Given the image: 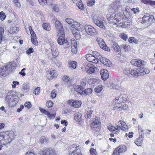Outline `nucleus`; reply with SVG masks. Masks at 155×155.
<instances>
[{"label": "nucleus", "instance_id": "f257e3e1", "mask_svg": "<svg viewBox=\"0 0 155 155\" xmlns=\"http://www.w3.org/2000/svg\"><path fill=\"white\" fill-rule=\"evenodd\" d=\"M18 100L15 91L12 90L7 93L5 101L10 106L13 107L15 106Z\"/></svg>", "mask_w": 155, "mask_h": 155}, {"label": "nucleus", "instance_id": "f03ea898", "mask_svg": "<svg viewBox=\"0 0 155 155\" xmlns=\"http://www.w3.org/2000/svg\"><path fill=\"white\" fill-rule=\"evenodd\" d=\"M107 18L110 23H113L117 25L121 19V13L115 12L107 14Z\"/></svg>", "mask_w": 155, "mask_h": 155}, {"label": "nucleus", "instance_id": "7ed1b4c3", "mask_svg": "<svg viewBox=\"0 0 155 155\" xmlns=\"http://www.w3.org/2000/svg\"><path fill=\"white\" fill-rule=\"evenodd\" d=\"M4 139L1 141V144L6 145L10 143L14 138V134L13 132L7 131L4 132Z\"/></svg>", "mask_w": 155, "mask_h": 155}, {"label": "nucleus", "instance_id": "20e7f679", "mask_svg": "<svg viewBox=\"0 0 155 155\" xmlns=\"http://www.w3.org/2000/svg\"><path fill=\"white\" fill-rule=\"evenodd\" d=\"M66 21L68 23L69 25L72 27L75 28V29H77L78 31L75 32V33H73L74 36L77 40L79 39L80 38L81 36L80 35L79 31L81 30L80 24V23H78L77 25L78 26V27H77L76 28V26H75V24L74 21L72 19L70 18H67L66 19Z\"/></svg>", "mask_w": 155, "mask_h": 155}, {"label": "nucleus", "instance_id": "39448f33", "mask_svg": "<svg viewBox=\"0 0 155 155\" xmlns=\"http://www.w3.org/2000/svg\"><path fill=\"white\" fill-rule=\"evenodd\" d=\"M58 37L57 41L58 44L61 45H64L65 48L69 47V44L68 43L67 41L65 40L64 32L63 30L58 31Z\"/></svg>", "mask_w": 155, "mask_h": 155}, {"label": "nucleus", "instance_id": "423d86ee", "mask_svg": "<svg viewBox=\"0 0 155 155\" xmlns=\"http://www.w3.org/2000/svg\"><path fill=\"white\" fill-rule=\"evenodd\" d=\"M91 129L94 132L99 131L101 128L100 119L96 117L94 120L91 124Z\"/></svg>", "mask_w": 155, "mask_h": 155}, {"label": "nucleus", "instance_id": "0eeeda50", "mask_svg": "<svg viewBox=\"0 0 155 155\" xmlns=\"http://www.w3.org/2000/svg\"><path fill=\"white\" fill-rule=\"evenodd\" d=\"M93 20L94 23L97 26L103 29H105V27L104 24L105 21L104 18L95 16L93 17Z\"/></svg>", "mask_w": 155, "mask_h": 155}, {"label": "nucleus", "instance_id": "6e6552de", "mask_svg": "<svg viewBox=\"0 0 155 155\" xmlns=\"http://www.w3.org/2000/svg\"><path fill=\"white\" fill-rule=\"evenodd\" d=\"M93 20L94 23L97 26L103 29H105V27L104 24L105 21L104 18L95 16L93 17Z\"/></svg>", "mask_w": 155, "mask_h": 155}, {"label": "nucleus", "instance_id": "1a4fd4ad", "mask_svg": "<svg viewBox=\"0 0 155 155\" xmlns=\"http://www.w3.org/2000/svg\"><path fill=\"white\" fill-rule=\"evenodd\" d=\"M140 21L141 23L147 24V25H150L151 22H154L155 20L153 16H149V15L146 14L140 19Z\"/></svg>", "mask_w": 155, "mask_h": 155}, {"label": "nucleus", "instance_id": "9d476101", "mask_svg": "<svg viewBox=\"0 0 155 155\" xmlns=\"http://www.w3.org/2000/svg\"><path fill=\"white\" fill-rule=\"evenodd\" d=\"M84 28L86 32L88 35L94 36L97 34L96 29L90 25H85Z\"/></svg>", "mask_w": 155, "mask_h": 155}, {"label": "nucleus", "instance_id": "9b49d317", "mask_svg": "<svg viewBox=\"0 0 155 155\" xmlns=\"http://www.w3.org/2000/svg\"><path fill=\"white\" fill-rule=\"evenodd\" d=\"M96 41L98 43L99 46L103 49L106 51H108L109 48L105 44V43L102 38L97 37L96 38Z\"/></svg>", "mask_w": 155, "mask_h": 155}, {"label": "nucleus", "instance_id": "f8f14e48", "mask_svg": "<svg viewBox=\"0 0 155 155\" xmlns=\"http://www.w3.org/2000/svg\"><path fill=\"white\" fill-rule=\"evenodd\" d=\"M127 96L126 95L121 94L119 97H116L114 100V103L119 104L125 102L127 101Z\"/></svg>", "mask_w": 155, "mask_h": 155}, {"label": "nucleus", "instance_id": "ddd939ff", "mask_svg": "<svg viewBox=\"0 0 155 155\" xmlns=\"http://www.w3.org/2000/svg\"><path fill=\"white\" fill-rule=\"evenodd\" d=\"M51 42L50 45L52 54L54 57H56L58 56L59 53L58 49L56 48L55 43L52 41Z\"/></svg>", "mask_w": 155, "mask_h": 155}, {"label": "nucleus", "instance_id": "4468645a", "mask_svg": "<svg viewBox=\"0 0 155 155\" xmlns=\"http://www.w3.org/2000/svg\"><path fill=\"white\" fill-rule=\"evenodd\" d=\"M130 63L132 65L138 67L144 65L146 64V62L144 61H142L141 60L136 59L131 60Z\"/></svg>", "mask_w": 155, "mask_h": 155}, {"label": "nucleus", "instance_id": "2eb2a0df", "mask_svg": "<svg viewBox=\"0 0 155 155\" xmlns=\"http://www.w3.org/2000/svg\"><path fill=\"white\" fill-rule=\"evenodd\" d=\"M15 68V64L14 63L12 64V62H10L5 67V72L7 74L9 73L14 71Z\"/></svg>", "mask_w": 155, "mask_h": 155}, {"label": "nucleus", "instance_id": "dca6fc26", "mask_svg": "<svg viewBox=\"0 0 155 155\" xmlns=\"http://www.w3.org/2000/svg\"><path fill=\"white\" fill-rule=\"evenodd\" d=\"M71 52L74 54H76L77 53V45L75 40L71 41Z\"/></svg>", "mask_w": 155, "mask_h": 155}, {"label": "nucleus", "instance_id": "f3484780", "mask_svg": "<svg viewBox=\"0 0 155 155\" xmlns=\"http://www.w3.org/2000/svg\"><path fill=\"white\" fill-rule=\"evenodd\" d=\"M69 104L74 107L78 108L81 105L80 101L77 100H71L68 101Z\"/></svg>", "mask_w": 155, "mask_h": 155}, {"label": "nucleus", "instance_id": "a211bd4d", "mask_svg": "<svg viewBox=\"0 0 155 155\" xmlns=\"http://www.w3.org/2000/svg\"><path fill=\"white\" fill-rule=\"evenodd\" d=\"M101 78L104 80H106L109 77V75L108 71L105 69L101 70L100 72Z\"/></svg>", "mask_w": 155, "mask_h": 155}, {"label": "nucleus", "instance_id": "6ab92c4d", "mask_svg": "<svg viewBox=\"0 0 155 155\" xmlns=\"http://www.w3.org/2000/svg\"><path fill=\"white\" fill-rule=\"evenodd\" d=\"M113 5H114L113 9L115 10H118L123 11L124 10V8L121 7L120 2L119 1H116L115 2L113 3Z\"/></svg>", "mask_w": 155, "mask_h": 155}, {"label": "nucleus", "instance_id": "aec40b11", "mask_svg": "<svg viewBox=\"0 0 155 155\" xmlns=\"http://www.w3.org/2000/svg\"><path fill=\"white\" fill-rule=\"evenodd\" d=\"M72 1L76 5L79 9L81 10L84 9V5L81 0H72Z\"/></svg>", "mask_w": 155, "mask_h": 155}, {"label": "nucleus", "instance_id": "412c9836", "mask_svg": "<svg viewBox=\"0 0 155 155\" xmlns=\"http://www.w3.org/2000/svg\"><path fill=\"white\" fill-rule=\"evenodd\" d=\"M39 109L41 112L47 115L48 117L51 119H53L55 117V116L54 114H51L48 111H46L45 109L42 108H40Z\"/></svg>", "mask_w": 155, "mask_h": 155}, {"label": "nucleus", "instance_id": "4be33fe9", "mask_svg": "<svg viewBox=\"0 0 155 155\" xmlns=\"http://www.w3.org/2000/svg\"><path fill=\"white\" fill-rule=\"evenodd\" d=\"M119 125H120L121 129L124 131H126L128 129V126L124 121L120 120L118 122Z\"/></svg>", "mask_w": 155, "mask_h": 155}, {"label": "nucleus", "instance_id": "5701e85b", "mask_svg": "<svg viewBox=\"0 0 155 155\" xmlns=\"http://www.w3.org/2000/svg\"><path fill=\"white\" fill-rule=\"evenodd\" d=\"M88 82L89 84L94 86L99 83L100 80L95 78H91L88 80Z\"/></svg>", "mask_w": 155, "mask_h": 155}, {"label": "nucleus", "instance_id": "b1692460", "mask_svg": "<svg viewBox=\"0 0 155 155\" xmlns=\"http://www.w3.org/2000/svg\"><path fill=\"white\" fill-rule=\"evenodd\" d=\"M84 89L82 86L79 85H75L74 87V91L81 94H84Z\"/></svg>", "mask_w": 155, "mask_h": 155}, {"label": "nucleus", "instance_id": "393cba45", "mask_svg": "<svg viewBox=\"0 0 155 155\" xmlns=\"http://www.w3.org/2000/svg\"><path fill=\"white\" fill-rule=\"evenodd\" d=\"M101 62L107 66L109 67L111 66V61L105 57H102V59H101Z\"/></svg>", "mask_w": 155, "mask_h": 155}, {"label": "nucleus", "instance_id": "a878e982", "mask_svg": "<svg viewBox=\"0 0 155 155\" xmlns=\"http://www.w3.org/2000/svg\"><path fill=\"white\" fill-rule=\"evenodd\" d=\"M143 136V134H141L140 135V137L137 138L135 141V143L138 146H141L142 145L144 137Z\"/></svg>", "mask_w": 155, "mask_h": 155}, {"label": "nucleus", "instance_id": "bb28decb", "mask_svg": "<svg viewBox=\"0 0 155 155\" xmlns=\"http://www.w3.org/2000/svg\"><path fill=\"white\" fill-rule=\"evenodd\" d=\"M139 70L138 68H135L130 70V74L134 77H137L139 75Z\"/></svg>", "mask_w": 155, "mask_h": 155}, {"label": "nucleus", "instance_id": "cd10ccee", "mask_svg": "<svg viewBox=\"0 0 155 155\" xmlns=\"http://www.w3.org/2000/svg\"><path fill=\"white\" fill-rule=\"evenodd\" d=\"M117 149L120 153H123L127 150V148L124 145H120L117 147Z\"/></svg>", "mask_w": 155, "mask_h": 155}, {"label": "nucleus", "instance_id": "c85d7f7f", "mask_svg": "<svg viewBox=\"0 0 155 155\" xmlns=\"http://www.w3.org/2000/svg\"><path fill=\"white\" fill-rule=\"evenodd\" d=\"M31 40L32 42L34 45H38V42L37 40V37L35 34L31 35Z\"/></svg>", "mask_w": 155, "mask_h": 155}, {"label": "nucleus", "instance_id": "c756f323", "mask_svg": "<svg viewBox=\"0 0 155 155\" xmlns=\"http://www.w3.org/2000/svg\"><path fill=\"white\" fill-rule=\"evenodd\" d=\"M82 114L79 112H77L74 115V118L75 120L79 121L81 120Z\"/></svg>", "mask_w": 155, "mask_h": 155}, {"label": "nucleus", "instance_id": "7c9ffc66", "mask_svg": "<svg viewBox=\"0 0 155 155\" xmlns=\"http://www.w3.org/2000/svg\"><path fill=\"white\" fill-rule=\"evenodd\" d=\"M54 152L53 150L49 149L47 150L44 151L41 155H54Z\"/></svg>", "mask_w": 155, "mask_h": 155}, {"label": "nucleus", "instance_id": "2f4dec72", "mask_svg": "<svg viewBox=\"0 0 155 155\" xmlns=\"http://www.w3.org/2000/svg\"><path fill=\"white\" fill-rule=\"evenodd\" d=\"M30 85L28 83H25L23 85L22 89L25 92H27L29 91L30 89Z\"/></svg>", "mask_w": 155, "mask_h": 155}, {"label": "nucleus", "instance_id": "473e14b6", "mask_svg": "<svg viewBox=\"0 0 155 155\" xmlns=\"http://www.w3.org/2000/svg\"><path fill=\"white\" fill-rule=\"evenodd\" d=\"M77 63L75 61H71L69 62V68L71 69H75L77 67Z\"/></svg>", "mask_w": 155, "mask_h": 155}, {"label": "nucleus", "instance_id": "72a5a7b5", "mask_svg": "<svg viewBox=\"0 0 155 155\" xmlns=\"http://www.w3.org/2000/svg\"><path fill=\"white\" fill-rule=\"evenodd\" d=\"M95 57L93 56L91 54H87L86 55V58L88 61L91 62H92L95 59Z\"/></svg>", "mask_w": 155, "mask_h": 155}, {"label": "nucleus", "instance_id": "f704fd0d", "mask_svg": "<svg viewBox=\"0 0 155 155\" xmlns=\"http://www.w3.org/2000/svg\"><path fill=\"white\" fill-rule=\"evenodd\" d=\"M55 27L58 30H62V29L61 28H62L61 24L60 21L58 20H57L55 22Z\"/></svg>", "mask_w": 155, "mask_h": 155}, {"label": "nucleus", "instance_id": "c9c22d12", "mask_svg": "<svg viewBox=\"0 0 155 155\" xmlns=\"http://www.w3.org/2000/svg\"><path fill=\"white\" fill-rule=\"evenodd\" d=\"M42 27L44 29L48 31H49L51 29L50 25L48 23H43Z\"/></svg>", "mask_w": 155, "mask_h": 155}, {"label": "nucleus", "instance_id": "e433bc0d", "mask_svg": "<svg viewBox=\"0 0 155 155\" xmlns=\"http://www.w3.org/2000/svg\"><path fill=\"white\" fill-rule=\"evenodd\" d=\"M103 89V86L101 85L97 86L94 89V91L96 93H98L101 92Z\"/></svg>", "mask_w": 155, "mask_h": 155}, {"label": "nucleus", "instance_id": "4c0bfd02", "mask_svg": "<svg viewBox=\"0 0 155 155\" xmlns=\"http://www.w3.org/2000/svg\"><path fill=\"white\" fill-rule=\"evenodd\" d=\"M141 2L145 4L155 5V1L150 0H141Z\"/></svg>", "mask_w": 155, "mask_h": 155}, {"label": "nucleus", "instance_id": "58836bf2", "mask_svg": "<svg viewBox=\"0 0 155 155\" xmlns=\"http://www.w3.org/2000/svg\"><path fill=\"white\" fill-rule=\"evenodd\" d=\"M49 74L51 77L53 78L56 77L58 75L57 72L54 70L51 71Z\"/></svg>", "mask_w": 155, "mask_h": 155}, {"label": "nucleus", "instance_id": "ea45409f", "mask_svg": "<svg viewBox=\"0 0 155 155\" xmlns=\"http://www.w3.org/2000/svg\"><path fill=\"white\" fill-rule=\"evenodd\" d=\"M110 87L111 89H114L116 90H119L120 88V87L119 85L117 84H114L113 83L111 84L110 86Z\"/></svg>", "mask_w": 155, "mask_h": 155}, {"label": "nucleus", "instance_id": "a19ab883", "mask_svg": "<svg viewBox=\"0 0 155 155\" xmlns=\"http://www.w3.org/2000/svg\"><path fill=\"white\" fill-rule=\"evenodd\" d=\"M97 69V68L96 67H91L89 68L88 70L87 71V72L89 74H92L94 73L96 70Z\"/></svg>", "mask_w": 155, "mask_h": 155}, {"label": "nucleus", "instance_id": "79ce46f5", "mask_svg": "<svg viewBox=\"0 0 155 155\" xmlns=\"http://www.w3.org/2000/svg\"><path fill=\"white\" fill-rule=\"evenodd\" d=\"M93 91V90L91 88H87L85 90H84V94H85L86 95H88L91 94Z\"/></svg>", "mask_w": 155, "mask_h": 155}, {"label": "nucleus", "instance_id": "37998d69", "mask_svg": "<svg viewBox=\"0 0 155 155\" xmlns=\"http://www.w3.org/2000/svg\"><path fill=\"white\" fill-rule=\"evenodd\" d=\"M112 47L115 50H116L117 51L120 50L119 46L115 42L114 43Z\"/></svg>", "mask_w": 155, "mask_h": 155}, {"label": "nucleus", "instance_id": "c03bdc74", "mask_svg": "<svg viewBox=\"0 0 155 155\" xmlns=\"http://www.w3.org/2000/svg\"><path fill=\"white\" fill-rule=\"evenodd\" d=\"M4 33V28L2 27H0V44L1 43L2 38L3 35Z\"/></svg>", "mask_w": 155, "mask_h": 155}, {"label": "nucleus", "instance_id": "a18cd8bd", "mask_svg": "<svg viewBox=\"0 0 155 155\" xmlns=\"http://www.w3.org/2000/svg\"><path fill=\"white\" fill-rule=\"evenodd\" d=\"M123 73L128 76H130V71L128 68H125L123 70Z\"/></svg>", "mask_w": 155, "mask_h": 155}, {"label": "nucleus", "instance_id": "49530a36", "mask_svg": "<svg viewBox=\"0 0 155 155\" xmlns=\"http://www.w3.org/2000/svg\"><path fill=\"white\" fill-rule=\"evenodd\" d=\"M130 43H132L134 42L135 43L137 44L138 42V41L135 38L133 37H131L129 38L128 40Z\"/></svg>", "mask_w": 155, "mask_h": 155}, {"label": "nucleus", "instance_id": "de8ad7c7", "mask_svg": "<svg viewBox=\"0 0 155 155\" xmlns=\"http://www.w3.org/2000/svg\"><path fill=\"white\" fill-rule=\"evenodd\" d=\"M120 37L124 40H126L128 38L127 35L124 33L120 34Z\"/></svg>", "mask_w": 155, "mask_h": 155}, {"label": "nucleus", "instance_id": "09e8293b", "mask_svg": "<svg viewBox=\"0 0 155 155\" xmlns=\"http://www.w3.org/2000/svg\"><path fill=\"white\" fill-rule=\"evenodd\" d=\"M48 140V139L45 137H41L40 138V142L42 143H46Z\"/></svg>", "mask_w": 155, "mask_h": 155}, {"label": "nucleus", "instance_id": "8fccbe9b", "mask_svg": "<svg viewBox=\"0 0 155 155\" xmlns=\"http://www.w3.org/2000/svg\"><path fill=\"white\" fill-rule=\"evenodd\" d=\"M46 106L49 108L51 107L53 105V102L51 101H50L46 102Z\"/></svg>", "mask_w": 155, "mask_h": 155}, {"label": "nucleus", "instance_id": "3c124183", "mask_svg": "<svg viewBox=\"0 0 155 155\" xmlns=\"http://www.w3.org/2000/svg\"><path fill=\"white\" fill-rule=\"evenodd\" d=\"M40 87H37L35 91H33V94H35V95H38L40 93Z\"/></svg>", "mask_w": 155, "mask_h": 155}, {"label": "nucleus", "instance_id": "603ef678", "mask_svg": "<svg viewBox=\"0 0 155 155\" xmlns=\"http://www.w3.org/2000/svg\"><path fill=\"white\" fill-rule=\"evenodd\" d=\"M6 17L5 14L3 12H1L0 13V18L2 20H3Z\"/></svg>", "mask_w": 155, "mask_h": 155}, {"label": "nucleus", "instance_id": "864d4df0", "mask_svg": "<svg viewBox=\"0 0 155 155\" xmlns=\"http://www.w3.org/2000/svg\"><path fill=\"white\" fill-rule=\"evenodd\" d=\"M94 110V109L93 108H91L90 109H88V110L87 111V117H90L91 115L92 114Z\"/></svg>", "mask_w": 155, "mask_h": 155}, {"label": "nucleus", "instance_id": "5fc2aeb1", "mask_svg": "<svg viewBox=\"0 0 155 155\" xmlns=\"http://www.w3.org/2000/svg\"><path fill=\"white\" fill-rule=\"evenodd\" d=\"M40 4L44 6L47 4V0H38Z\"/></svg>", "mask_w": 155, "mask_h": 155}, {"label": "nucleus", "instance_id": "6e6d98bb", "mask_svg": "<svg viewBox=\"0 0 155 155\" xmlns=\"http://www.w3.org/2000/svg\"><path fill=\"white\" fill-rule=\"evenodd\" d=\"M114 127L111 126H109L108 127V130L113 133H116V130L114 128Z\"/></svg>", "mask_w": 155, "mask_h": 155}, {"label": "nucleus", "instance_id": "4d7b16f0", "mask_svg": "<svg viewBox=\"0 0 155 155\" xmlns=\"http://www.w3.org/2000/svg\"><path fill=\"white\" fill-rule=\"evenodd\" d=\"M139 75H143V73L144 71V68L142 66L140 67V68H139Z\"/></svg>", "mask_w": 155, "mask_h": 155}, {"label": "nucleus", "instance_id": "13d9d810", "mask_svg": "<svg viewBox=\"0 0 155 155\" xmlns=\"http://www.w3.org/2000/svg\"><path fill=\"white\" fill-rule=\"evenodd\" d=\"M53 12H58L59 11V8L57 5H53L52 8Z\"/></svg>", "mask_w": 155, "mask_h": 155}, {"label": "nucleus", "instance_id": "bf43d9fd", "mask_svg": "<svg viewBox=\"0 0 155 155\" xmlns=\"http://www.w3.org/2000/svg\"><path fill=\"white\" fill-rule=\"evenodd\" d=\"M6 72L3 68H0V76H4L5 74H6Z\"/></svg>", "mask_w": 155, "mask_h": 155}, {"label": "nucleus", "instance_id": "052dcab7", "mask_svg": "<svg viewBox=\"0 0 155 155\" xmlns=\"http://www.w3.org/2000/svg\"><path fill=\"white\" fill-rule=\"evenodd\" d=\"M24 105L25 107L28 108V109L31 108L32 106L31 102L28 101L25 102Z\"/></svg>", "mask_w": 155, "mask_h": 155}, {"label": "nucleus", "instance_id": "680f3d73", "mask_svg": "<svg viewBox=\"0 0 155 155\" xmlns=\"http://www.w3.org/2000/svg\"><path fill=\"white\" fill-rule=\"evenodd\" d=\"M90 153L91 155H97V152L95 150L91 148L90 150Z\"/></svg>", "mask_w": 155, "mask_h": 155}, {"label": "nucleus", "instance_id": "e2e57ef3", "mask_svg": "<svg viewBox=\"0 0 155 155\" xmlns=\"http://www.w3.org/2000/svg\"><path fill=\"white\" fill-rule=\"evenodd\" d=\"M95 2V0H88L87 3L88 5L90 6H92L94 5Z\"/></svg>", "mask_w": 155, "mask_h": 155}, {"label": "nucleus", "instance_id": "0e129e2a", "mask_svg": "<svg viewBox=\"0 0 155 155\" xmlns=\"http://www.w3.org/2000/svg\"><path fill=\"white\" fill-rule=\"evenodd\" d=\"M114 128L115 129V130H116V133H119L121 129L120 125H119V126L117 125L116 127H114Z\"/></svg>", "mask_w": 155, "mask_h": 155}, {"label": "nucleus", "instance_id": "69168bd1", "mask_svg": "<svg viewBox=\"0 0 155 155\" xmlns=\"http://www.w3.org/2000/svg\"><path fill=\"white\" fill-rule=\"evenodd\" d=\"M13 1L16 6L18 7H20L21 6L20 3L18 0H13Z\"/></svg>", "mask_w": 155, "mask_h": 155}, {"label": "nucleus", "instance_id": "338daca9", "mask_svg": "<svg viewBox=\"0 0 155 155\" xmlns=\"http://www.w3.org/2000/svg\"><path fill=\"white\" fill-rule=\"evenodd\" d=\"M120 153L119 152V151L117 150V149L116 148L115 150H114L113 155H120Z\"/></svg>", "mask_w": 155, "mask_h": 155}, {"label": "nucleus", "instance_id": "774afa93", "mask_svg": "<svg viewBox=\"0 0 155 155\" xmlns=\"http://www.w3.org/2000/svg\"><path fill=\"white\" fill-rule=\"evenodd\" d=\"M26 155H37V154L35 153L34 152L31 151L29 152H27L26 154Z\"/></svg>", "mask_w": 155, "mask_h": 155}]
</instances>
